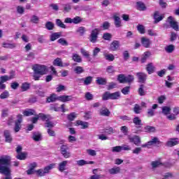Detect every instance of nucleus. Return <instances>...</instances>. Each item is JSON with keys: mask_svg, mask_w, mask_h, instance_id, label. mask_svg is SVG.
<instances>
[{"mask_svg": "<svg viewBox=\"0 0 179 179\" xmlns=\"http://www.w3.org/2000/svg\"><path fill=\"white\" fill-rule=\"evenodd\" d=\"M137 30L141 34H145V27L143 25H137Z\"/></svg>", "mask_w": 179, "mask_h": 179, "instance_id": "obj_60", "label": "nucleus"}, {"mask_svg": "<svg viewBox=\"0 0 179 179\" xmlns=\"http://www.w3.org/2000/svg\"><path fill=\"white\" fill-rule=\"evenodd\" d=\"M141 110H142V108H141V106L138 104L134 106V111L135 114H141Z\"/></svg>", "mask_w": 179, "mask_h": 179, "instance_id": "obj_64", "label": "nucleus"}, {"mask_svg": "<svg viewBox=\"0 0 179 179\" xmlns=\"http://www.w3.org/2000/svg\"><path fill=\"white\" fill-rule=\"evenodd\" d=\"M8 80H10L9 76H1L0 77V83H5V82H8Z\"/></svg>", "mask_w": 179, "mask_h": 179, "instance_id": "obj_63", "label": "nucleus"}, {"mask_svg": "<svg viewBox=\"0 0 179 179\" xmlns=\"http://www.w3.org/2000/svg\"><path fill=\"white\" fill-rule=\"evenodd\" d=\"M159 11H155L153 15V19H154V23L155 24H157V23H159V22H162L163 19H164V16L163 15H159Z\"/></svg>", "mask_w": 179, "mask_h": 179, "instance_id": "obj_11", "label": "nucleus"}, {"mask_svg": "<svg viewBox=\"0 0 179 179\" xmlns=\"http://www.w3.org/2000/svg\"><path fill=\"white\" fill-rule=\"evenodd\" d=\"M133 124L136 125V128H141L142 125H143V124H142V120L138 116L133 118Z\"/></svg>", "mask_w": 179, "mask_h": 179, "instance_id": "obj_14", "label": "nucleus"}, {"mask_svg": "<svg viewBox=\"0 0 179 179\" xmlns=\"http://www.w3.org/2000/svg\"><path fill=\"white\" fill-rule=\"evenodd\" d=\"M121 150H122V147L117 145V146H115L112 148V152L113 153H120V152H121Z\"/></svg>", "mask_w": 179, "mask_h": 179, "instance_id": "obj_54", "label": "nucleus"}, {"mask_svg": "<svg viewBox=\"0 0 179 179\" xmlns=\"http://www.w3.org/2000/svg\"><path fill=\"white\" fill-rule=\"evenodd\" d=\"M45 128H48L50 129V128H54V123L48 119L46 120V122L45 123Z\"/></svg>", "mask_w": 179, "mask_h": 179, "instance_id": "obj_56", "label": "nucleus"}, {"mask_svg": "<svg viewBox=\"0 0 179 179\" xmlns=\"http://www.w3.org/2000/svg\"><path fill=\"white\" fill-rule=\"evenodd\" d=\"M56 24L58 27H61L62 29H66V25L62 22V21L60 19L56 20Z\"/></svg>", "mask_w": 179, "mask_h": 179, "instance_id": "obj_48", "label": "nucleus"}, {"mask_svg": "<svg viewBox=\"0 0 179 179\" xmlns=\"http://www.w3.org/2000/svg\"><path fill=\"white\" fill-rule=\"evenodd\" d=\"M136 76L138 78V83H141V85L146 83V80L148 79V74L143 72H138L136 73Z\"/></svg>", "mask_w": 179, "mask_h": 179, "instance_id": "obj_3", "label": "nucleus"}, {"mask_svg": "<svg viewBox=\"0 0 179 179\" xmlns=\"http://www.w3.org/2000/svg\"><path fill=\"white\" fill-rule=\"evenodd\" d=\"M34 173H36V176H38V177H44V176H45L44 170H43V169L36 170L34 171Z\"/></svg>", "mask_w": 179, "mask_h": 179, "instance_id": "obj_57", "label": "nucleus"}, {"mask_svg": "<svg viewBox=\"0 0 179 179\" xmlns=\"http://www.w3.org/2000/svg\"><path fill=\"white\" fill-rule=\"evenodd\" d=\"M3 47L4 48H9L10 50H13V48H16V43H3Z\"/></svg>", "mask_w": 179, "mask_h": 179, "instance_id": "obj_31", "label": "nucleus"}, {"mask_svg": "<svg viewBox=\"0 0 179 179\" xmlns=\"http://www.w3.org/2000/svg\"><path fill=\"white\" fill-rule=\"evenodd\" d=\"M115 27H121V18L117 15L113 16Z\"/></svg>", "mask_w": 179, "mask_h": 179, "instance_id": "obj_27", "label": "nucleus"}, {"mask_svg": "<svg viewBox=\"0 0 179 179\" xmlns=\"http://www.w3.org/2000/svg\"><path fill=\"white\" fill-rule=\"evenodd\" d=\"M129 92H131L130 86L124 87L121 90V92L122 93V94H124V96H127V94H129Z\"/></svg>", "mask_w": 179, "mask_h": 179, "instance_id": "obj_45", "label": "nucleus"}, {"mask_svg": "<svg viewBox=\"0 0 179 179\" xmlns=\"http://www.w3.org/2000/svg\"><path fill=\"white\" fill-rule=\"evenodd\" d=\"M64 6V12H69L71 9H72V6H71V3H67L63 5Z\"/></svg>", "mask_w": 179, "mask_h": 179, "instance_id": "obj_53", "label": "nucleus"}, {"mask_svg": "<svg viewBox=\"0 0 179 179\" xmlns=\"http://www.w3.org/2000/svg\"><path fill=\"white\" fill-rule=\"evenodd\" d=\"M138 92L139 96H146V92L145 91V85L141 84L139 85Z\"/></svg>", "mask_w": 179, "mask_h": 179, "instance_id": "obj_26", "label": "nucleus"}, {"mask_svg": "<svg viewBox=\"0 0 179 179\" xmlns=\"http://www.w3.org/2000/svg\"><path fill=\"white\" fill-rule=\"evenodd\" d=\"M97 85H107V80L106 78H103L101 77H98L96 80Z\"/></svg>", "mask_w": 179, "mask_h": 179, "instance_id": "obj_35", "label": "nucleus"}, {"mask_svg": "<svg viewBox=\"0 0 179 179\" xmlns=\"http://www.w3.org/2000/svg\"><path fill=\"white\" fill-rule=\"evenodd\" d=\"M128 139L131 143H134L136 146H139L141 145V137L139 136H129Z\"/></svg>", "mask_w": 179, "mask_h": 179, "instance_id": "obj_7", "label": "nucleus"}, {"mask_svg": "<svg viewBox=\"0 0 179 179\" xmlns=\"http://www.w3.org/2000/svg\"><path fill=\"white\" fill-rule=\"evenodd\" d=\"M83 19L82 17H80V16H76L74 18H73V23L74 24H79V23H81V22H83Z\"/></svg>", "mask_w": 179, "mask_h": 179, "instance_id": "obj_52", "label": "nucleus"}, {"mask_svg": "<svg viewBox=\"0 0 179 179\" xmlns=\"http://www.w3.org/2000/svg\"><path fill=\"white\" fill-rule=\"evenodd\" d=\"M55 167V164H50V165L45 166L43 169L45 174H48L50 173V170H52Z\"/></svg>", "mask_w": 179, "mask_h": 179, "instance_id": "obj_40", "label": "nucleus"}, {"mask_svg": "<svg viewBox=\"0 0 179 179\" xmlns=\"http://www.w3.org/2000/svg\"><path fill=\"white\" fill-rule=\"evenodd\" d=\"M32 139L35 141V142H38L41 141L42 136L41 134L38 131H35L33 133Z\"/></svg>", "mask_w": 179, "mask_h": 179, "instance_id": "obj_20", "label": "nucleus"}, {"mask_svg": "<svg viewBox=\"0 0 179 179\" xmlns=\"http://www.w3.org/2000/svg\"><path fill=\"white\" fill-rule=\"evenodd\" d=\"M3 136L5 138V142L7 143H12L13 138H12V135H10V131L9 130H4Z\"/></svg>", "mask_w": 179, "mask_h": 179, "instance_id": "obj_9", "label": "nucleus"}, {"mask_svg": "<svg viewBox=\"0 0 179 179\" xmlns=\"http://www.w3.org/2000/svg\"><path fill=\"white\" fill-rule=\"evenodd\" d=\"M117 80L120 82V83H125V75L120 74L117 76Z\"/></svg>", "mask_w": 179, "mask_h": 179, "instance_id": "obj_61", "label": "nucleus"}, {"mask_svg": "<svg viewBox=\"0 0 179 179\" xmlns=\"http://www.w3.org/2000/svg\"><path fill=\"white\" fill-rule=\"evenodd\" d=\"M137 5V9L138 10H146V6H145V3H143V2L142 1H138L136 3Z\"/></svg>", "mask_w": 179, "mask_h": 179, "instance_id": "obj_34", "label": "nucleus"}, {"mask_svg": "<svg viewBox=\"0 0 179 179\" xmlns=\"http://www.w3.org/2000/svg\"><path fill=\"white\" fill-rule=\"evenodd\" d=\"M141 44L145 48H150L152 41L146 37L141 38Z\"/></svg>", "mask_w": 179, "mask_h": 179, "instance_id": "obj_10", "label": "nucleus"}, {"mask_svg": "<svg viewBox=\"0 0 179 179\" xmlns=\"http://www.w3.org/2000/svg\"><path fill=\"white\" fill-rule=\"evenodd\" d=\"M23 115L25 117H30V115H36V110L34 109H27L23 112Z\"/></svg>", "mask_w": 179, "mask_h": 179, "instance_id": "obj_22", "label": "nucleus"}, {"mask_svg": "<svg viewBox=\"0 0 179 179\" xmlns=\"http://www.w3.org/2000/svg\"><path fill=\"white\" fill-rule=\"evenodd\" d=\"M77 115L78 114H76L75 112L71 113L70 114L67 115V120H69V121H73L75 118H76Z\"/></svg>", "mask_w": 179, "mask_h": 179, "instance_id": "obj_46", "label": "nucleus"}, {"mask_svg": "<svg viewBox=\"0 0 179 179\" xmlns=\"http://www.w3.org/2000/svg\"><path fill=\"white\" fill-rule=\"evenodd\" d=\"M32 69L34 71V80H40V78L43 75H45V72H47V66L44 65L35 64L32 66Z\"/></svg>", "mask_w": 179, "mask_h": 179, "instance_id": "obj_1", "label": "nucleus"}, {"mask_svg": "<svg viewBox=\"0 0 179 179\" xmlns=\"http://www.w3.org/2000/svg\"><path fill=\"white\" fill-rule=\"evenodd\" d=\"M54 23L50 21L47 22L45 24V27L47 30H54Z\"/></svg>", "mask_w": 179, "mask_h": 179, "instance_id": "obj_44", "label": "nucleus"}, {"mask_svg": "<svg viewBox=\"0 0 179 179\" xmlns=\"http://www.w3.org/2000/svg\"><path fill=\"white\" fill-rule=\"evenodd\" d=\"M27 154L25 152H20L18 155L16 156L17 159L18 160H26V157Z\"/></svg>", "mask_w": 179, "mask_h": 179, "instance_id": "obj_51", "label": "nucleus"}, {"mask_svg": "<svg viewBox=\"0 0 179 179\" xmlns=\"http://www.w3.org/2000/svg\"><path fill=\"white\" fill-rule=\"evenodd\" d=\"M106 72L108 73V75H114L115 73V70L114 69V66H108L106 69Z\"/></svg>", "mask_w": 179, "mask_h": 179, "instance_id": "obj_39", "label": "nucleus"}, {"mask_svg": "<svg viewBox=\"0 0 179 179\" xmlns=\"http://www.w3.org/2000/svg\"><path fill=\"white\" fill-rule=\"evenodd\" d=\"M120 48V41H113L109 47L110 51H117Z\"/></svg>", "mask_w": 179, "mask_h": 179, "instance_id": "obj_12", "label": "nucleus"}, {"mask_svg": "<svg viewBox=\"0 0 179 179\" xmlns=\"http://www.w3.org/2000/svg\"><path fill=\"white\" fill-rule=\"evenodd\" d=\"M109 174L114 176L115 174H120L121 173V168L120 167H113L108 169Z\"/></svg>", "mask_w": 179, "mask_h": 179, "instance_id": "obj_17", "label": "nucleus"}, {"mask_svg": "<svg viewBox=\"0 0 179 179\" xmlns=\"http://www.w3.org/2000/svg\"><path fill=\"white\" fill-rule=\"evenodd\" d=\"M144 129L145 132H155L156 131V127L153 126H146L144 127Z\"/></svg>", "mask_w": 179, "mask_h": 179, "instance_id": "obj_50", "label": "nucleus"}, {"mask_svg": "<svg viewBox=\"0 0 179 179\" xmlns=\"http://www.w3.org/2000/svg\"><path fill=\"white\" fill-rule=\"evenodd\" d=\"M121 97V93L120 92H115L110 93V100H118Z\"/></svg>", "mask_w": 179, "mask_h": 179, "instance_id": "obj_29", "label": "nucleus"}, {"mask_svg": "<svg viewBox=\"0 0 179 179\" xmlns=\"http://www.w3.org/2000/svg\"><path fill=\"white\" fill-rule=\"evenodd\" d=\"M37 100H38L37 96H32L29 97V99H28V103L29 104H34V103H37Z\"/></svg>", "mask_w": 179, "mask_h": 179, "instance_id": "obj_55", "label": "nucleus"}, {"mask_svg": "<svg viewBox=\"0 0 179 179\" xmlns=\"http://www.w3.org/2000/svg\"><path fill=\"white\" fill-rule=\"evenodd\" d=\"M80 125L82 129H86V128H89V123L87 122H83L82 120H77L76 121V126L79 127Z\"/></svg>", "mask_w": 179, "mask_h": 179, "instance_id": "obj_19", "label": "nucleus"}, {"mask_svg": "<svg viewBox=\"0 0 179 179\" xmlns=\"http://www.w3.org/2000/svg\"><path fill=\"white\" fill-rule=\"evenodd\" d=\"M74 72L77 75H80V73H83V72H85V69H83V67H82V66H77L74 69Z\"/></svg>", "mask_w": 179, "mask_h": 179, "instance_id": "obj_42", "label": "nucleus"}, {"mask_svg": "<svg viewBox=\"0 0 179 179\" xmlns=\"http://www.w3.org/2000/svg\"><path fill=\"white\" fill-rule=\"evenodd\" d=\"M157 107H159V106L156 103L152 105V108H149L148 110V112H147L148 117H153L155 114V110H156Z\"/></svg>", "mask_w": 179, "mask_h": 179, "instance_id": "obj_16", "label": "nucleus"}, {"mask_svg": "<svg viewBox=\"0 0 179 179\" xmlns=\"http://www.w3.org/2000/svg\"><path fill=\"white\" fill-rule=\"evenodd\" d=\"M57 43H59V44H61V45H69V43H68V41H66V40H65V38H61L57 41Z\"/></svg>", "mask_w": 179, "mask_h": 179, "instance_id": "obj_62", "label": "nucleus"}, {"mask_svg": "<svg viewBox=\"0 0 179 179\" xmlns=\"http://www.w3.org/2000/svg\"><path fill=\"white\" fill-rule=\"evenodd\" d=\"M30 89V83H23L21 85L22 92H27Z\"/></svg>", "mask_w": 179, "mask_h": 179, "instance_id": "obj_41", "label": "nucleus"}, {"mask_svg": "<svg viewBox=\"0 0 179 179\" xmlns=\"http://www.w3.org/2000/svg\"><path fill=\"white\" fill-rule=\"evenodd\" d=\"M146 71L148 75H152L155 72V66H153V63H149L146 66Z\"/></svg>", "mask_w": 179, "mask_h": 179, "instance_id": "obj_23", "label": "nucleus"}, {"mask_svg": "<svg viewBox=\"0 0 179 179\" xmlns=\"http://www.w3.org/2000/svg\"><path fill=\"white\" fill-rule=\"evenodd\" d=\"M72 59L73 61H74V62H78V63L82 62V57H80V55L76 53L73 54Z\"/></svg>", "mask_w": 179, "mask_h": 179, "instance_id": "obj_37", "label": "nucleus"}, {"mask_svg": "<svg viewBox=\"0 0 179 179\" xmlns=\"http://www.w3.org/2000/svg\"><path fill=\"white\" fill-rule=\"evenodd\" d=\"M94 97V96L93 94H92L90 92H86L85 94V99H86L88 101L93 100Z\"/></svg>", "mask_w": 179, "mask_h": 179, "instance_id": "obj_59", "label": "nucleus"}, {"mask_svg": "<svg viewBox=\"0 0 179 179\" xmlns=\"http://www.w3.org/2000/svg\"><path fill=\"white\" fill-rule=\"evenodd\" d=\"M68 164V161H63L62 162L59 164V171H65V167H66V165Z\"/></svg>", "mask_w": 179, "mask_h": 179, "instance_id": "obj_28", "label": "nucleus"}, {"mask_svg": "<svg viewBox=\"0 0 179 179\" xmlns=\"http://www.w3.org/2000/svg\"><path fill=\"white\" fill-rule=\"evenodd\" d=\"M176 50V46L174 45H169L165 47V51L166 52H168V54H171L174 50Z\"/></svg>", "mask_w": 179, "mask_h": 179, "instance_id": "obj_33", "label": "nucleus"}, {"mask_svg": "<svg viewBox=\"0 0 179 179\" xmlns=\"http://www.w3.org/2000/svg\"><path fill=\"white\" fill-rule=\"evenodd\" d=\"M134 79V76L128 75L127 76H125V83H132Z\"/></svg>", "mask_w": 179, "mask_h": 179, "instance_id": "obj_49", "label": "nucleus"}, {"mask_svg": "<svg viewBox=\"0 0 179 179\" xmlns=\"http://www.w3.org/2000/svg\"><path fill=\"white\" fill-rule=\"evenodd\" d=\"M100 33V29L95 28L94 29L90 35L89 40L91 43H96L97 41V38H99V34Z\"/></svg>", "mask_w": 179, "mask_h": 179, "instance_id": "obj_2", "label": "nucleus"}, {"mask_svg": "<svg viewBox=\"0 0 179 179\" xmlns=\"http://www.w3.org/2000/svg\"><path fill=\"white\" fill-rule=\"evenodd\" d=\"M103 57L105 58V59L106 61H108L109 62H113V61H114L115 59V57L114 56V55L109 53H104L103 54Z\"/></svg>", "mask_w": 179, "mask_h": 179, "instance_id": "obj_21", "label": "nucleus"}, {"mask_svg": "<svg viewBox=\"0 0 179 179\" xmlns=\"http://www.w3.org/2000/svg\"><path fill=\"white\" fill-rule=\"evenodd\" d=\"M162 114H164V115H169V114H170L171 111V108H170L169 106H163L162 108Z\"/></svg>", "mask_w": 179, "mask_h": 179, "instance_id": "obj_38", "label": "nucleus"}, {"mask_svg": "<svg viewBox=\"0 0 179 179\" xmlns=\"http://www.w3.org/2000/svg\"><path fill=\"white\" fill-rule=\"evenodd\" d=\"M53 65L55 66H64V65L62 64V59L59 57L56 58L54 61H53Z\"/></svg>", "mask_w": 179, "mask_h": 179, "instance_id": "obj_36", "label": "nucleus"}, {"mask_svg": "<svg viewBox=\"0 0 179 179\" xmlns=\"http://www.w3.org/2000/svg\"><path fill=\"white\" fill-rule=\"evenodd\" d=\"M80 52L83 57H85V58H87V59H88L89 62H92V58L90 57V54H89L88 51L85 50V48H81Z\"/></svg>", "mask_w": 179, "mask_h": 179, "instance_id": "obj_18", "label": "nucleus"}, {"mask_svg": "<svg viewBox=\"0 0 179 179\" xmlns=\"http://www.w3.org/2000/svg\"><path fill=\"white\" fill-rule=\"evenodd\" d=\"M58 101H62V103H66V101H72L73 100V96L72 95H60L57 97Z\"/></svg>", "mask_w": 179, "mask_h": 179, "instance_id": "obj_6", "label": "nucleus"}, {"mask_svg": "<svg viewBox=\"0 0 179 179\" xmlns=\"http://www.w3.org/2000/svg\"><path fill=\"white\" fill-rule=\"evenodd\" d=\"M80 82H83V84L85 86H89V85H91L92 82H93V77L92 76H87L85 78H80L78 79Z\"/></svg>", "mask_w": 179, "mask_h": 179, "instance_id": "obj_13", "label": "nucleus"}, {"mask_svg": "<svg viewBox=\"0 0 179 179\" xmlns=\"http://www.w3.org/2000/svg\"><path fill=\"white\" fill-rule=\"evenodd\" d=\"M149 57H150V52H145L144 55L141 57V64H145Z\"/></svg>", "mask_w": 179, "mask_h": 179, "instance_id": "obj_43", "label": "nucleus"}, {"mask_svg": "<svg viewBox=\"0 0 179 179\" xmlns=\"http://www.w3.org/2000/svg\"><path fill=\"white\" fill-rule=\"evenodd\" d=\"M99 115H101L102 117H110V115L111 114L110 110H108L106 106H103L99 109Z\"/></svg>", "mask_w": 179, "mask_h": 179, "instance_id": "obj_8", "label": "nucleus"}, {"mask_svg": "<svg viewBox=\"0 0 179 179\" xmlns=\"http://www.w3.org/2000/svg\"><path fill=\"white\" fill-rule=\"evenodd\" d=\"M59 37H61L60 32H54L50 35V41H55V40H57Z\"/></svg>", "mask_w": 179, "mask_h": 179, "instance_id": "obj_30", "label": "nucleus"}, {"mask_svg": "<svg viewBox=\"0 0 179 179\" xmlns=\"http://www.w3.org/2000/svg\"><path fill=\"white\" fill-rule=\"evenodd\" d=\"M69 150V147H68L67 145H61L60 152L65 159H69V157H71V152Z\"/></svg>", "mask_w": 179, "mask_h": 179, "instance_id": "obj_4", "label": "nucleus"}, {"mask_svg": "<svg viewBox=\"0 0 179 179\" xmlns=\"http://www.w3.org/2000/svg\"><path fill=\"white\" fill-rule=\"evenodd\" d=\"M103 101H107V100H111V92L107 91L105 92L102 95Z\"/></svg>", "mask_w": 179, "mask_h": 179, "instance_id": "obj_25", "label": "nucleus"}, {"mask_svg": "<svg viewBox=\"0 0 179 179\" xmlns=\"http://www.w3.org/2000/svg\"><path fill=\"white\" fill-rule=\"evenodd\" d=\"M168 23L170 24V27L176 30V31H179L178 22L174 21V17L173 16H169L167 19Z\"/></svg>", "mask_w": 179, "mask_h": 179, "instance_id": "obj_5", "label": "nucleus"}, {"mask_svg": "<svg viewBox=\"0 0 179 179\" xmlns=\"http://www.w3.org/2000/svg\"><path fill=\"white\" fill-rule=\"evenodd\" d=\"M8 97H9V92H8V91H4L3 93H1V94H0V99H1V100H3V99H8Z\"/></svg>", "mask_w": 179, "mask_h": 179, "instance_id": "obj_58", "label": "nucleus"}, {"mask_svg": "<svg viewBox=\"0 0 179 179\" xmlns=\"http://www.w3.org/2000/svg\"><path fill=\"white\" fill-rule=\"evenodd\" d=\"M40 22V18L37 15H32L30 19L31 23H34L35 24H37Z\"/></svg>", "mask_w": 179, "mask_h": 179, "instance_id": "obj_47", "label": "nucleus"}, {"mask_svg": "<svg viewBox=\"0 0 179 179\" xmlns=\"http://www.w3.org/2000/svg\"><path fill=\"white\" fill-rule=\"evenodd\" d=\"M148 145L152 146V145H160V141L157 137H154L151 141H148Z\"/></svg>", "mask_w": 179, "mask_h": 179, "instance_id": "obj_32", "label": "nucleus"}, {"mask_svg": "<svg viewBox=\"0 0 179 179\" xmlns=\"http://www.w3.org/2000/svg\"><path fill=\"white\" fill-rule=\"evenodd\" d=\"M179 141L178 138H171L170 141H167L166 145L169 148H173V146H176V145H178Z\"/></svg>", "mask_w": 179, "mask_h": 179, "instance_id": "obj_15", "label": "nucleus"}, {"mask_svg": "<svg viewBox=\"0 0 179 179\" xmlns=\"http://www.w3.org/2000/svg\"><path fill=\"white\" fill-rule=\"evenodd\" d=\"M57 97V94H51L50 96H48L46 99V103H54L55 101H57V100H58Z\"/></svg>", "mask_w": 179, "mask_h": 179, "instance_id": "obj_24", "label": "nucleus"}]
</instances>
